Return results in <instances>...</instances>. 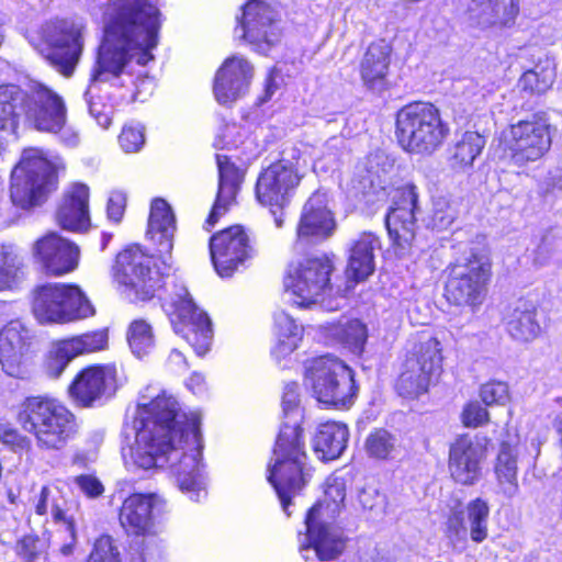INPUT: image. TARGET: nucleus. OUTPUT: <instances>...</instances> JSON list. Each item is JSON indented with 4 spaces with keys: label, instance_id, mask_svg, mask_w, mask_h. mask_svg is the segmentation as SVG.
Here are the masks:
<instances>
[{
    "label": "nucleus",
    "instance_id": "47",
    "mask_svg": "<svg viewBox=\"0 0 562 562\" xmlns=\"http://www.w3.org/2000/svg\"><path fill=\"white\" fill-rule=\"evenodd\" d=\"M127 340L136 357L142 358L148 355L155 346L151 326L143 319L134 321L128 327Z\"/></svg>",
    "mask_w": 562,
    "mask_h": 562
},
{
    "label": "nucleus",
    "instance_id": "53",
    "mask_svg": "<svg viewBox=\"0 0 562 562\" xmlns=\"http://www.w3.org/2000/svg\"><path fill=\"white\" fill-rule=\"evenodd\" d=\"M480 397L486 405H504L509 398L508 385L492 381L481 386Z\"/></svg>",
    "mask_w": 562,
    "mask_h": 562
},
{
    "label": "nucleus",
    "instance_id": "64",
    "mask_svg": "<svg viewBox=\"0 0 562 562\" xmlns=\"http://www.w3.org/2000/svg\"><path fill=\"white\" fill-rule=\"evenodd\" d=\"M162 559V548L148 549L143 548L132 562H160Z\"/></svg>",
    "mask_w": 562,
    "mask_h": 562
},
{
    "label": "nucleus",
    "instance_id": "35",
    "mask_svg": "<svg viewBox=\"0 0 562 562\" xmlns=\"http://www.w3.org/2000/svg\"><path fill=\"white\" fill-rule=\"evenodd\" d=\"M349 429L345 424L327 422L322 424L314 438V450L323 460L339 458L347 448Z\"/></svg>",
    "mask_w": 562,
    "mask_h": 562
},
{
    "label": "nucleus",
    "instance_id": "46",
    "mask_svg": "<svg viewBox=\"0 0 562 562\" xmlns=\"http://www.w3.org/2000/svg\"><path fill=\"white\" fill-rule=\"evenodd\" d=\"M334 334L352 353L360 355L363 351L368 330L359 319H348L339 324Z\"/></svg>",
    "mask_w": 562,
    "mask_h": 562
},
{
    "label": "nucleus",
    "instance_id": "17",
    "mask_svg": "<svg viewBox=\"0 0 562 562\" xmlns=\"http://www.w3.org/2000/svg\"><path fill=\"white\" fill-rule=\"evenodd\" d=\"M209 247L214 269L221 278H229L245 269L256 256L250 237L240 225L214 234Z\"/></svg>",
    "mask_w": 562,
    "mask_h": 562
},
{
    "label": "nucleus",
    "instance_id": "37",
    "mask_svg": "<svg viewBox=\"0 0 562 562\" xmlns=\"http://www.w3.org/2000/svg\"><path fill=\"white\" fill-rule=\"evenodd\" d=\"M274 331L277 344L272 349V356L280 361L299 347L303 337V327L291 315L279 311L274 314Z\"/></svg>",
    "mask_w": 562,
    "mask_h": 562
},
{
    "label": "nucleus",
    "instance_id": "55",
    "mask_svg": "<svg viewBox=\"0 0 562 562\" xmlns=\"http://www.w3.org/2000/svg\"><path fill=\"white\" fill-rule=\"evenodd\" d=\"M364 448L368 457L384 460L386 458V430L380 428L372 431L366 440Z\"/></svg>",
    "mask_w": 562,
    "mask_h": 562
},
{
    "label": "nucleus",
    "instance_id": "16",
    "mask_svg": "<svg viewBox=\"0 0 562 562\" xmlns=\"http://www.w3.org/2000/svg\"><path fill=\"white\" fill-rule=\"evenodd\" d=\"M86 25L75 20H56L42 27L43 40L49 45L46 58L64 76L70 77L85 46Z\"/></svg>",
    "mask_w": 562,
    "mask_h": 562
},
{
    "label": "nucleus",
    "instance_id": "56",
    "mask_svg": "<svg viewBox=\"0 0 562 562\" xmlns=\"http://www.w3.org/2000/svg\"><path fill=\"white\" fill-rule=\"evenodd\" d=\"M126 207V194L122 191L111 192L106 203L108 220L117 224L121 222Z\"/></svg>",
    "mask_w": 562,
    "mask_h": 562
},
{
    "label": "nucleus",
    "instance_id": "34",
    "mask_svg": "<svg viewBox=\"0 0 562 562\" xmlns=\"http://www.w3.org/2000/svg\"><path fill=\"white\" fill-rule=\"evenodd\" d=\"M68 501L57 486H43L35 502V513L44 516L50 514L53 521L60 525L65 531L75 536V519L68 513Z\"/></svg>",
    "mask_w": 562,
    "mask_h": 562
},
{
    "label": "nucleus",
    "instance_id": "30",
    "mask_svg": "<svg viewBox=\"0 0 562 562\" xmlns=\"http://www.w3.org/2000/svg\"><path fill=\"white\" fill-rule=\"evenodd\" d=\"M218 169V190L213 209L205 222L206 229L212 227L234 204L243 175L225 155H216Z\"/></svg>",
    "mask_w": 562,
    "mask_h": 562
},
{
    "label": "nucleus",
    "instance_id": "19",
    "mask_svg": "<svg viewBox=\"0 0 562 562\" xmlns=\"http://www.w3.org/2000/svg\"><path fill=\"white\" fill-rule=\"evenodd\" d=\"M488 446L490 439L479 435H462L453 441L448 469L456 483L472 486L482 479Z\"/></svg>",
    "mask_w": 562,
    "mask_h": 562
},
{
    "label": "nucleus",
    "instance_id": "5",
    "mask_svg": "<svg viewBox=\"0 0 562 562\" xmlns=\"http://www.w3.org/2000/svg\"><path fill=\"white\" fill-rule=\"evenodd\" d=\"M449 134L440 111L431 103L416 102L402 108L396 114L395 137L409 154L430 155Z\"/></svg>",
    "mask_w": 562,
    "mask_h": 562
},
{
    "label": "nucleus",
    "instance_id": "63",
    "mask_svg": "<svg viewBox=\"0 0 562 562\" xmlns=\"http://www.w3.org/2000/svg\"><path fill=\"white\" fill-rule=\"evenodd\" d=\"M56 134H59L60 140L69 147H75L79 144L80 137L78 131H76L72 126H69L65 123V125L57 131Z\"/></svg>",
    "mask_w": 562,
    "mask_h": 562
},
{
    "label": "nucleus",
    "instance_id": "41",
    "mask_svg": "<svg viewBox=\"0 0 562 562\" xmlns=\"http://www.w3.org/2000/svg\"><path fill=\"white\" fill-rule=\"evenodd\" d=\"M175 231L176 220L170 206L165 200L155 199L150 206L147 234L151 235V238L159 235V244L165 243V248L169 249Z\"/></svg>",
    "mask_w": 562,
    "mask_h": 562
},
{
    "label": "nucleus",
    "instance_id": "7",
    "mask_svg": "<svg viewBox=\"0 0 562 562\" xmlns=\"http://www.w3.org/2000/svg\"><path fill=\"white\" fill-rule=\"evenodd\" d=\"M56 170L42 149L29 148L11 175L10 195L21 209L40 205L56 189Z\"/></svg>",
    "mask_w": 562,
    "mask_h": 562
},
{
    "label": "nucleus",
    "instance_id": "39",
    "mask_svg": "<svg viewBox=\"0 0 562 562\" xmlns=\"http://www.w3.org/2000/svg\"><path fill=\"white\" fill-rule=\"evenodd\" d=\"M26 97L19 86H0V132H15L19 116L24 114Z\"/></svg>",
    "mask_w": 562,
    "mask_h": 562
},
{
    "label": "nucleus",
    "instance_id": "6",
    "mask_svg": "<svg viewBox=\"0 0 562 562\" xmlns=\"http://www.w3.org/2000/svg\"><path fill=\"white\" fill-rule=\"evenodd\" d=\"M305 384L319 403L337 408L351 406L358 390L352 370L331 356L306 362Z\"/></svg>",
    "mask_w": 562,
    "mask_h": 562
},
{
    "label": "nucleus",
    "instance_id": "61",
    "mask_svg": "<svg viewBox=\"0 0 562 562\" xmlns=\"http://www.w3.org/2000/svg\"><path fill=\"white\" fill-rule=\"evenodd\" d=\"M384 495H380L373 487H366L359 494V502L366 509H374L384 506Z\"/></svg>",
    "mask_w": 562,
    "mask_h": 562
},
{
    "label": "nucleus",
    "instance_id": "43",
    "mask_svg": "<svg viewBox=\"0 0 562 562\" xmlns=\"http://www.w3.org/2000/svg\"><path fill=\"white\" fill-rule=\"evenodd\" d=\"M555 78V67L550 60L526 71L518 81V87L530 93H543L549 90Z\"/></svg>",
    "mask_w": 562,
    "mask_h": 562
},
{
    "label": "nucleus",
    "instance_id": "59",
    "mask_svg": "<svg viewBox=\"0 0 562 562\" xmlns=\"http://www.w3.org/2000/svg\"><path fill=\"white\" fill-rule=\"evenodd\" d=\"M78 488L88 497L94 498L104 492L102 483L91 474H81L74 479Z\"/></svg>",
    "mask_w": 562,
    "mask_h": 562
},
{
    "label": "nucleus",
    "instance_id": "13",
    "mask_svg": "<svg viewBox=\"0 0 562 562\" xmlns=\"http://www.w3.org/2000/svg\"><path fill=\"white\" fill-rule=\"evenodd\" d=\"M164 307L175 331L181 335L199 356H204L212 341L211 321L195 305L188 289L183 284H177Z\"/></svg>",
    "mask_w": 562,
    "mask_h": 562
},
{
    "label": "nucleus",
    "instance_id": "22",
    "mask_svg": "<svg viewBox=\"0 0 562 562\" xmlns=\"http://www.w3.org/2000/svg\"><path fill=\"white\" fill-rule=\"evenodd\" d=\"M239 23L241 37L258 53L267 54L280 41L278 13L263 0H249Z\"/></svg>",
    "mask_w": 562,
    "mask_h": 562
},
{
    "label": "nucleus",
    "instance_id": "20",
    "mask_svg": "<svg viewBox=\"0 0 562 562\" xmlns=\"http://www.w3.org/2000/svg\"><path fill=\"white\" fill-rule=\"evenodd\" d=\"M115 281L131 290L142 300L151 297L160 286V274L153 269V258L138 246H132L120 252L114 266Z\"/></svg>",
    "mask_w": 562,
    "mask_h": 562
},
{
    "label": "nucleus",
    "instance_id": "21",
    "mask_svg": "<svg viewBox=\"0 0 562 562\" xmlns=\"http://www.w3.org/2000/svg\"><path fill=\"white\" fill-rule=\"evenodd\" d=\"M317 508H311L305 517L304 535H299L300 553L304 560L317 557L321 561L336 559L345 548L342 532L331 525L334 518L315 516Z\"/></svg>",
    "mask_w": 562,
    "mask_h": 562
},
{
    "label": "nucleus",
    "instance_id": "44",
    "mask_svg": "<svg viewBox=\"0 0 562 562\" xmlns=\"http://www.w3.org/2000/svg\"><path fill=\"white\" fill-rule=\"evenodd\" d=\"M24 274L21 258L2 247L0 249V291L16 289L23 281Z\"/></svg>",
    "mask_w": 562,
    "mask_h": 562
},
{
    "label": "nucleus",
    "instance_id": "15",
    "mask_svg": "<svg viewBox=\"0 0 562 562\" xmlns=\"http://www.w3.org/2000/svg\"><path fill=\"white\" fill-rule=\"evenodd\" d=\"M165 508V501L156 493H134L121 506L119 520L127 535L143 537V548H162L159 535L162 526L157 520Z\"/></svg>",
    "mask_w": 562,
    "mask_h": 562
},
{
    "label": "nucleus",
    "instance_id": "42",
    "mask_svg": "<svg viewBox=\"0 0 562 562\" xmlns=\"http://www.w3.org/2000/svg\"><path fill=\"white\" fill-rule=\"evenodd\" d=\"M485 145L484 138L477 132H465L453 147L452 164L458 168L473 165Z\"/></svg>",
    "mask_w": 562,
    "mask_h": 562
},
{
    "label": "nucleus",
    "instance_id": "38",
    "mask_svg": "<svg viewBox=\"0 0 562 562\" xmlns=\"http://www.w3.org/2000/svg\"><path fill=\"white\" fill-rule=\"evenodd\" d=\"M386 52L383 42L369 46L362 64L361 76L368 89L382 93L386 89Z\"/></svg>",
    "mask_w": 562,
    "mask_h": 562
},
{
    "label": "nucleus",
    "instance_id": "50",
    "mask_svg": "<svg viewBox=\"0 0 562 562\" xmlns=\"http://www.w3.org/2000/svg\"><path fill=\"white\" fill-rule=\"evenodd\" d=\"M385 177L386 171L384 168H379L373 165L370 160V166L366 171V175L361 176L359 180V187L364 196H368V202H374L375 200L370 196H375L376 201L383 200L386 195L385 192Z\"/></svg>",
    "mask_w": 562,
    "mask_h": 562
},
{
    "label": "nucleus",
    "instance_id": "23",
    "mask_svg": "<svg viewBox=\"0 0 562 562\" xmlns=\"http://www.w3.org/2000/svg\"><path fill=\"white\" fill-rule=\"evenodd\" d=\"M24 115L41 132L56 134L67 123L63 98L41 82H32L25 91Z\"/></svg>",
    "mask_w": 562,
    "mask_h": 562
},
{
    "label": "nucleus",
    "instance_id": "10",
    "mask_svg": "<svg viewBox=\"0 0 562 562\" xmlns=\"http://www.w3.org/2000/svg\"><path fill=\"white\" fill-rule=\"evenodd\" d=\"M552 144L550 124L540 116L521 120L502 131L498 145L504 156L516 167L540 160Z\"/></svg>",
    "mask_w": 562,
    "mask_h": 562
},
{
    "label": "nucleus",
    "instance_id": "3",
    "mask_svg": "<svg viewBox=\"0 0 562 562\" xmlns=\"http://www.w3.org/2000/svg\"><path fill=\"white\" fill-rule=\"evenodd\" d=\"M299 384L289 383L282 395L283 422L268 467V481L274 487L283 510L288 513L291 497L300 492L312 476L300 426Z\"/></svg>",
    "mask_w": 562,
    "mask_h": 562
},
{
    "label": "nucleus",
    "instance_id": "14",
    "mask_svg": "<svg viewBox=\"0 0 562 562\" xmlns=\"http://www.w3.org/2000/svg\"><path fill=\"white\" fill-rule=\"evenodd\" d=\"M491 260L486 251H472L464 265H454L446 284V297L472 313L483 303L484 285L490 278Z\"/></svg>",
    "mask_w": 562,
    "mask_h": 562
},
{
    "label": "nucleus",
    "instance_id": "4",
    "mask_svg": "<svg viewBox=\"0 0 562 562\" xmlns=\"http://www.w3.org/2000/svg\"><path fill=\"white\" fill-rule=\"evenodd\" d=\"M18 420L32 435L42 451H60L75 438V415L59 401L48 396H30L21 405Z\"/></svg>",
    "mask_w": 562,
    "mask_h": 562
},
{
    "label": "nucleus",
    "instance_id": "31",
    "mask_svg": "<svg viewBox=\"0 0 562 562\" xmlns=\"http://www.w3.org/2000/svg\"><path fill=\"white\" fill-rule=\"evenodd\" d=\"M518 10V0H472L469 22L480 29L507 26L514 22Z\"/></svg>",
    "mask_w": 562,
    "mask_h": 562
},
{
    "label": "nucleus",
    "instance_id": "25",
    "mask_svg": "<svg viewBox=\"0 0 562 562\" xmlns=\"http://www.w3.org/2000/svg\"><path fill=\"white\" fill-rule=\"evenodd\" d=\"M33 255L47 273L63 276L78 267L80 250L71 240L52 232L35 241Z\"/></svg>",
    "mask_w": 562,
    "mask_h": 562
},
{
    "label": "nucleus",
    "instance_id": "26",
    "mask_svg": "<svg viewBox=\"0 0 562 562\" xmlns=\"http://www.w3.org/2000/svg\"><path fill=\"white\" fill-rule=\"evenodd\" d=\"M31 342V331L20 321L0 330V363L8 375L23 378L26 373Z\"/></svg>",
    "mask_w": 562,
    "mask_h": 562
},
{
    "label": "nucleus",
    "instance_id": "8",
    "mask_svg": "<svg viewBox=\"0 0 562 562\" xmlns=\"http://www.w3.org/2000/svg\"><path fill=\"white\" fill-rule=\"evenodd\" d=\"M442 347L437 337L423 334L407 353L395 390L400 396L415 400L426 394L442 368Z\"/></svg>",
    "mask_w": 562,
    "mask_h": 562
},
{
    "label": "nucleus",
    "instance_id": "57",
    "mask_svg": "<svg viewBox=\"0 0 562 562\" xmlns=\"http://www.w3.org/2000/svg\"><path fill=\"white\" fill-rule=\"evenodd\" d=\"M488 419L487 411L477 402L469 403L462 412V422L467 427H479Z\"/></svg>",
    "mask_w": 562,
    "mask_h": 562
},
{
    "label": "nucleus",
    "instance_id": "52",
    "mask_svg": "<svg viewBox=\"0 0 562 562\" xmlns=\"http://www.w3.org/2000/svg\"><path fill=\"white\" fill-rule=\"evenodd\" d=\"M120 552L109 536L95 540L94 547L87 562H121Z\"/></svg>",
    "mask_w": 562,
    "mask_h": 562
},
{
    "label": "nucleus",
    "instance_id": "51",
    "mask_svg": "<svg viewBox=\"0 0 562 562\" xmlns=\"http://www.w3.org/2000/svg\"><path fill=\"white\" fill-rule=\"evenodd\" d=\"M75 359L65 340L52 345L45 360V372L49 378L57 379L65 371L69 362Z\"/></svg>",
    "mask_w": 562,
    "mask_h": 562
},
{
    "label": "nucleus",
    "instance_id": "9",
    "mask_svg": "<svg viewBox=\"0 0 562 562\" xmlns=\"http://www.w3.org/2000/svg\"><path fill=\"white\" fill-rule=\"evenodd\" d=\"M389 187V239L395 256L403 258L409 252L414 238L418 194L407 169H403L398 178L393 176Z\"/></svg>",
    "mask_w": 562,
    "mask_h": 562
},
{
    "label": "nucleus",
    "instance_id": "24",
    "mask_svg": "<svg viewBox=\"0 0 562 562\" xmlns=\"http://www.w3.org/2000/svg\"><path fill=\"white\" fill-rule=\"evenodd\" d=\"M119 387L114 366H91L78 373L69 385L71 398L82 407H90L103 397L112 396Z\"/></svg>",
    "mask_w": 562,
    "mask_h": 562
},
{
    "label": "nucleus",
    "instance_id": "49",
    "mask_svg": "<svg viewBox=\"0 0 562 562\" xmlns=\"http://www.w3.org/2000/svg\"><path fill=\"white\" fill-rule=\"evenodd\" d=\"M458 217V205L448 195L439 194L432 200V215L430 225L434 229H448Z\"/></svg>",
    "mask_w": 562,
    "mask_h": 562
},
{
    "label": "nucleus",
    "instance_id": "1",
    "mask_svg": "<svg viewBox=\"0 0 562 562\" xmlns=\"http://www.w3.org/2000/svg\"><path fill=\"white\" fill-rule=\"evenodd\" d=\"M134 429V442L127 451L123 449L126 467L143 470L167 467L192 501L205 497L198 414L181 412L177 400L165 391L142 395Z\"/></svg>",
    "mask_w": 562,
    "mask_h": 562
},
{
    "label": "nucleus",
    "instance_id": "2",
    "mask_svg": "<svg viewBox=\"0 0 562 562\" xmlns=\"http://www.w3.org/2000/svg\"><path fill=\"white\" fill-rule=\"evenodd\" d=\"M95 1L103 10L104 37L85 99L90 115L106 128L111 124L112 105L100 95L99 83L117 79L134 58L142 66L151 60L161 21L154 0Z\"/></svg>",
    "mask_w": 562,
    "mask_h": 562
},
{
    "label": "nucleus",
    "instance_id": "54",
    "mask_svg": "<svg viewBox=\"0 0 562 562\" xmlns=\"http://www.w3.org/2000/svg\"><path fill=\"white\" fill-rule=\"evenodd\" d=\"M119 142L124 151H138L145 143L144 128L140 125L124 126L119 136Z\"/></svg>",
    "mask_w": 562,
    "mask_h": 562
},
{
    "label": "nucleus",
    "instance_id": "12",
    "mask_svg": "<svg viewBox=\"0 0 562 562\" xmlns=\"http://www.w3.org/2000/svg\"><path fill=\"white\" fill-rule=\"evenodd\" d=\"M33 313L43 324L68 323L92 316L94 308L77 285L49 283L35 290Z\"/></svg>",
    "mask_w": 562,
    "mask_h": 562
},
{
    "label": "nucleus",
    "instance_id": "32",
    "mask_svg": "<svg viewBox=\"0 0 562 562\" xmlns=\"http://www.w3.org/2000/svg\"><path fill=\"white\" fill-rule=\"evenodd\" d=\"M379 247L380 241L372 234H362L353 243L346 268L347 290L373 273L374 250Z\"/></svg>",
    "mask_w": 562,
    "mask_h": 562
},
{
    "label": "nucleus",
    "instance_id": "40",
    "mask_svg": "<svg viewBox=\"0 0 562 562\" xmlns=\"http://www.w3.org/2000/svg\"><path fill=\"white\" fill-rule=\"evenodd\" d=\"M348 479L345 475L334 473L327 477L323 498L312 508L316 509L315 516L335 518L345 505Z\"/></svg>",
    "mask_w": 562,
    "mask_h": 562
},
{
    "label": "nucleus",
    "instance_id": "29",
    "mask_svg": "<svg viewBox=\"0 0 562 562\" xmlns=\"http://www.w3.org/2000/svg\"><path fill=\"white\" fill-rule=\"evenodd\" d=\"M57 223L67 231L87 229L89 217V188L83 183H74L66 191L56 213Z\"/></svg>",
    "mask_w": 562,
    "mask_h": 562
},
{
    "label": "nucleus",
    "instance_id": "36",
    "mask_svg": "<svg viewBox=\"0 0 562 562\" xmlns=\"http://www.w3.org/2000/svg\"><path fill=\"white\" fill-rule=\"evenodd\" d=\"M494 474L499 492L513 497L518 491L516 443L503 441L494 464Z\"/></svg>",
    "mask_w": 562,
    "mask_h": 562
},
{
    "label": "nucleus",
    "instance_id": "45",
    "mask_svg": "<svg viewBox=\"0 0 562 562\" xmlns=\"http://www.w3.org/2000/svg\"><path fill=\"white\" fill-rule=\"evenodd\" d=\"M490 507L486 501L475 498L467 506V516L470 529V538L476 543L487 538V521Z\"/></svg>",
    "mask_w": 562,
    "mask_h": 562
},
{
    "label": "nucleus",
    "instance_id": "58",
    "mask_svg": "<svg viewBox=\"0 0 562 562\" xmlns=\"http://www.w3.org/2000/svg\"><path fill=\"white\" fill-rule=\"evenodd\" d=\"M240 143V128L236 124H225L217 134L214 145L218 148L237 147Z\"/></svg>",
    "mask_w": 562,
    "mask_h": 562
},
{
    "label": "nucleus",
    "instance_id": "33",
    "mask_svg": "<svg viewBox=\"0 0 562 562\" xmlns=\"http://www.w3.org/2000/svg\"><path fill=\"white\" fill-rule=\"evenodd\" d=\"M506 328L516 341H533L541 333L536 305L527 300L516 301L506 316Z\"/></svg>",
    "mask_w": 562,
    "mask_h": 562
},
{
    "label": "nucleus",
    "instance_id": "11",
    "mask_svg": "<svg viewBox=\"0 0 562 562\" xmlns=\"http://www.w3.org/2000/svg\"><path fill=\"white\" fill-rule=\"evenodd\" d=\"M334 263L327 256L306 257L291 263L284 279L289 301L301 308L316 305L330 290Z\"/></svg>",
    "mask_w": 562,
    "mask_h": 562
},
{
    "label": "nucleus",
    "instance_id": "28",
    "mask_svg": "<svg viewBox=\"0 0 562 562\" xmlns=\"http://www.w3.org/2000/svg\"><path fill=\"white\" fill-rule=\"evenodd\" d=\"M336 229L334 213L325 192L316 191L304 203L296 227L299 240L322 241Z\"/></svg>",
    "mask_w": 562,
    "mask_h": 562
},
{
    "label": "nucleus",
    "instance_id": "60",
    "mask_svg": "<svg viewBox=\"0 0 562 562\" xmlns=\"http://www.w3.org/2000/svg\"><path fill=\"white\" fill-rule=\"evenodd\" d=\"M446 533L453 543L464 541L467 539L468 529L461 514H454L448 518Z\"/></svg>",
    "mask_w": 562,
    "mask_h": 562
},
{
    "label": "nucleus",
    "instance_id": "62",
    "mask_svg": "<svg viewBox=\"0 0 562 562\" xmlns=\"http://www.w3.org/2000/svg\"><path fill=\"white\" fill-rule=\"evenodd\" d=\"M16 553L27 560L32 561L37 555V540L33 537H23L16 544Z\"/></svg>",
    "mask_w": 562,
    "mask_h": 562
},
{
    "label": "nucleus",
    "instance_id": "48",
    "mask_svg": "<svg viewBox=\"0 0 562 562\" xmlns=\"http://www.w3.org/2000/svg\"><path fill=\"white\" fill-rule=\"evenodd\" d=\"M64 340L71 355L76 358L85 353L104 350L108 347V333L105 330H95Z\"/></svg>",
    "mask_w": 562,
    "mask_h": 562
},
{
    "label": "nucleus",
    "instance_id": "27",
    "mask_svg": "<svg viewBox=\"0 0 562 562\" xmlns=\"http://www.w3.org/2000/svg\"><path fill=\"white\" fill-rule=\"evenodd\" d=\"M252 75V65L243 56L226 58L214 78L213 92L216 101L223 105L237 101L247 92Z\"/></svg>",
    "mask_w": 562,
    "mask_h": 562
},
{
    "label": "nucleus",
    "instance_id": "18",
    "mask_svg": "<svg viewBox=\"0 0 562 562\" xmlns=\"http://www.w3.org/2000/svg\"><path fill=\"white\" fill-rule=\"evenodd\" d=\"M301 179L299 159L282 158L260 172L256 198L265 206L282 210L289 205Z\"/></svg>",
    "mask_w": 562,
    "mask_h": 562
}]
</instances>
